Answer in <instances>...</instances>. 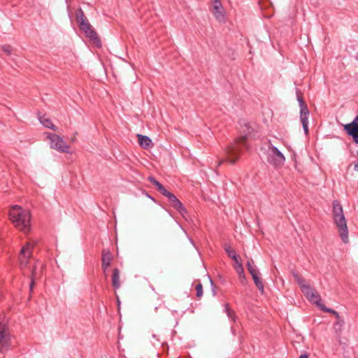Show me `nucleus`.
<instances>
[{
	"label": "nucleus",
	"mask_w": 358,
	"mask_h": 358,
	"mask_svg": "<svg viewBox=\"0 0 358 358\" xmlns=\"http://www.w3.org/2000/svg\"><path fill=\"white\" fill-rule=\"evenodd\" d=\"M240 129V136L236 139V141L231 143L226 148V154L227 155V158L226 159L222 160L219 165H220L223 162L228 161L231 164H234L239 158L241 153V145L246 147L245 141L248 138V136L251 134L252 129L250 125V123L246 120H241L239 122Z\"/></svg>",
	"instance_id": "nucleus-1"
},
{
	"label": "nucleus",
	"mask_w": 358,
	"mask_h": 358,
	"mask_svg": "<svg viewBox=\"0 0 358 358\" xmlns=\"http://www.w3.org/2000/svg\"><path fill=\"white\" fill-rule=\"evenodd\" d=\"M9 218L14 226L27 234L30 231L31 215L29 210L15 205L9 210Z\"/></svg>",
	"instance_id": "nucleus-2"
},
{
	"label": "nucleus",
	"mask_w": 358,
	"mask_h": 358,
	"mask_svg": "<svg viewBox=\"0 0 358 358\" xmlns=\"http://www.w3.org/2000/svg\"><path fill=\"white\" fill-rule=\"evenodd\" d=\"M333 215L334 223L338 229V233L342 241L345 243H348L347 222L343 214V207L336 200L333 201Z\"/></svg>",
	"instance_id": "nucleus-3"
},
{
	"label": "nucleus",
	"mask_w": 358,
	"mask_h": 358,
	"mask_svg": "<svg viewBox=\"0 0 358 358\" xmlns=\"http://www.w3.org/2000/svg\"><path fill=\"white\" fill-rule=\"evenodd\" d=\"M76 20L78 24L80 29L84 32L86 37L94 43L99 42V39L96 31L90 24L87 18L85 15L84 12L81 8L76 10Z\"/></svg>",
	"instance_id": "nucleus-4"
},
{
	"label": "nucleus",
	"mask_w": 358,
	"mask_h": 358,
	"mask_svg": "<svg viewBox=\"0 0 358 358\" xmlns=\"http://www.w3.org/2000/svg\"><path fill=\"white\" fill-rule=\"evenodd\" d=\"M266 155L268 163L274 167H281L285 164V157L271 143V141H268Z\"/></svg>",
	"instance_id": "nucleus-5"
},
{
	"label": "nucleus",
	"mask_w": 358,
	"mask_h": 358,
	"mask_svg": "<svg viewBox=\"0 0 358 358\" xmlns=\"http://www.w3.org/2000/svg\"><path fill=\"white\" fill-rule=\"evenodd\" d=\"M48 138L50 141V148L62 153H69L70 147L66 144L62 137L55 134H48Z\"/></svg>",
	"instance_id": "nucleus-6"
},
{
	"label": "nucleus",
	"mask_w": 358,
	"mask_h": 358,
	"mask_svg": "<svg viewBox=\"0 0 358 358\" xmlns=\"http://www.w3.org/2000/svg\"><path fill=\"white\" fill-rule=\"evenodd\" d=\"M11 345L10 335L6 324L0 322V353L9 350Z\"/></svg>",
	"instance_id": "nucleus-7"
},
{
	"label": "nucleus",
	"mask_w": 358,
	"mask_h": 358,
	"mask_svg": "<svg viewBox=\"0 0 358 358\" xmlns=\"http://www.w3.org/2000/svg\"><path fill=\"white\" fill-rule=\"evenodd\" d=\"M292 275L296 282L299 285L301 292L304 294L307 299H309L315 292V289L306 284V280L301 277L296 272L292 271Z\"/></svg>",
	"instance_id": "nucleus-8"
},
{
	"label": "nucleus",
	"mask_w": 358,
	"mask_h": 358,
	"mask_svg": "<svg viewBox=\"0 0 358 358\" xmlns=\"http://www.w3.org/2000/svg\"><path fill=\"white\" fill-rule=\"evenodd\" d=\"M113 256L108 249L104 248L101 251V267L104 273L111 264Z\"/></svg>",
	"instance_id": "nucleus-9"
},
{
	"label": "nucleus",
	"mask_w": 358,
	"mask_h": 358,
	"mask_svg": "<svg viewBox=\"0 0 358 358\" xmlns=\"http://www.w3.org/2000/svg\"><path fill=\"white\" fill-rule=\"evenodd\" d=\"M210 11L215 17V19L220 22L224 21V9L221 2L213 3Z\"/></svg>",
	"instance_id": "nucleus-10"
},
{
	"label": "nucleus",
	"mask_w": 358,
	"mask_h": 358,
	"mask_svg": "<svg viewBox=\"0 0 358 358\" xmlns=\"http://www.w3.org/2000/svg\"><path fill=\"white\" fill-rule=\"evenodd\" d=\"M31 246L29 243H27L26 245L23 246L20 250V255L19 257L20 263L22 264H24V266L27 265L28 259L31 256Z\"/></svg>",
	"instance_id": "nucleus-11"
},
{
	"label": "nucleus",
	"mask_w": 358,
	"mask_h": 358,
	"mask_svg": "<svg viewBox=\"0 0 358 358\" xmlns=\"http://www.w3.org/2000/svg\"><path fill=\"white\" fill-rule=\"evenodd\" d=\"M171 203L172 207L185 218V215L187 213V210L180 201L176 197Z\"/></svg>",
	"instance_id": "nucleus-12"
},
{
	"label": "nucleus",
	"mask_w": 358,
	"mask_h": 358,
	"mask_svg": "<svg viewBox=\"0 0 358 358\" xmlns=\"http://www.w3.org/2000/svg\"><path fill=\"white\" fill-rule=\"evenodd\" d=\"M112 286L115 289H117L120 287V270L117 268L113 269Z\"/></svg>",
	"instance_id": "nucleus-13"
},
{
	"label": "nucleus",
	"mask_w": 358,
	"mask_h": 358,
	"mask_svg": "<svg viewBox=\"0 0 358 358\" xmlns=\"http://www.w3.org/2000/svg\"><path fill=\"white\" fill-rule=\"evenodd\" d=\"M137 136L138 139V143L142 148L144 149H148L150 147L152 141L148 136L141 134H138Z\"/></svg>",
	"instance_id": "nucleus-14"
},
{
	"label": "nucleus",
	"mask_w": 358,
	"mask_h": 358,
	"mask_svg": "<svg viewBox=\"0 0 358 358\" xmlns=\"http://www.w3.org/2000/svg\"><path fill=\"white\" fill-rule=\"evenodd\" d=\"M345 325V321L343 319L337 320L333 325L334 332L338 336H341Z\"/></svg>",
	"instance_id": "nucleus-15"
},
{
	"label": "nucleus",
	"mask_w": 358,
	"mask_h": 358,
	"mask_svg": "<svg viewBox=\"0 0 358 358\" xmlns=\"http://www.w3.org/2000/svg\"><path fill=\"white\" fill-rule=\"evenodd\" d=\"M40 122L45 127L51 129L52 130L56 131H57V127L52 124L51 120L48 118H46L45 117H39Z\"/></svg>",
	"instance_id": "nucleus-16"
},
{
	"label": "nucleus",
	"mask_w": 358,
	"mask_h": 358,
	"mask_svg": "<svg viewBox=\"0 0 358 358\" xmlns=\"http://www.w3.org/2000/svg\"><path fill=\"white\" fill-rule=\"evenodd\" d=\"M224 250L226 251L229 257H230L233 260H234L236 263H238V261H239L238 260L239 257H238V255H236L235 250L230 245H225Z\"/></svg>",
	"instance_id": "nucleus-17"
},
{
	"label": "nucleus",
	"mask_w": 358,
	"mask_h": 358,
	"mask_svg": "<svg viewBox=\"0 0 358 358\" xmlns=\"http://www.w3.org/2000/svg\"><path fill=\"white\" fill-rule=\"evenodd\" d=\"M224 312L225 313L227 314V317H229V319L233 322L234 323L236 322V313L235 312L231 310L230 308V306H229V303H226L224 305Z\"/></svg>",
	"instance_id": "nucleus-18"
},
{
	"label": "nucleus",
	"mask_w": 358,
	"mask_h": 358,
	"mask_svg": "<svg viewBox=\"0 0 358 358\" xmlns=\"http://www.w3.org/2000/svg\"><path fill=\"white\" fill-rule=\"evenodd\" d=\"M309 110L307 105L300 107L301 122L308 121Z\"/></svg>",
	"instance_id": "nucleus-19"
},
{
	"label": "nucleus",
	"mask_w": 358,
	"mask_h": 358,
	"mask_svg": "<svg viewBox=\"0 0 358 358\" xmlns=\"http://www.w3.org/2000/svg\"><path fill=\"white\" fill-rule=\"evenodd\" d=\"M309 301L317 305L319 308L322 305L320 295L315 291V292L309 299Z\"/></svg>",
	"instance_id": "nucleus-20"
},
{
	"label": "nucleus",
	"mask_w": 358,
	"mask_h": 358,
	"mask_svg": "<svg viewBox=\"0 0 358 358\" xmlns=\"http://www.w3.org/2000/svg\"><path fill=\"white\" fill-rule=\"evenodd\" d=\"M252 279H253L254 283L256 285V287H257V289L262 293H263L264 292V284H263L262 281L261 280V279L259 278V275L254 276L252 278Z\"/></svg>",
	"instance_id": "nucleus-21"
},
{
	"label": "nucleus",
	"mask_w": 358,
	"mask_h": 358,
	"mask_svg": "<svg viewBox=\"0 0 358 358\" xmlns=\"http://www.w3.org/2000/svg\"><path fill=\"white\" fill-rule=\"evenodd\" d=\"M234 268L238 275L245 274L243 266L239 261H238V263H236V266H234Z\"/></svg>",
	"instance_id": "nucleus-22"
},
{
	"label": "nucleus",
	"mask_w": 358,
	"mask_h": 358,
	"mask_svg": "<svg viewBox=\"0 0 358 358\" xmlns=\"http://www.w3.org/2000/svg\"><path fill=\"white\" fill-rule=\"evenodd\" d=\"M196 295L198 298H201L203 296V286L201 283L196 285Z\"/></svg>",
	"instance_id": "nucleus-23"
},
{
	"label": "nucleus",
	"mask_w": 358,
	"mask_h": 358,
	"mask_svg": "<svg viewBox=\"0 0 358 358\" xmlns=\"http://www.w3.org/2000/svg\"><path fill=\"white\" fill-rule=\"evenodd\" d=\"M3 51L6 53L8 55H10L12 52V47L9 45H5L2 47Z\"/></svg>",
	"instance_id": "nucleus-24"
},
{
	"label": "nucleus",
	"mask_w": 358,
	"mask_h": 358,
	"mask_svg": "<svg viewBox=\"0 0 358 358\" xmlns=\"http://www.w3.org/2000/svg\"><path fill=\"white\" fill-rule=\"evenodd\" d=\"M320 309L322 310V311L325 312V313H331V314H334V313H335V311H336V310H333L331 308L326 307L324 304H322L321 306Z\"/></svg>",
	"instance_id": "nucleus-25"
},
{
	"label": "nucleus",
	"mask_w": 358,
	"mask_h": 358,
	"mask_svg": "<svg viewBox=\"0 0 358 358\" xmlns=\"http://www.w3.org/2000/svg\"><path fill=\"white\" fill-rule=\"evenodd\" d=\"M320 309L322 310V311L325 312V313H331V314H334V313H335V311H336V310H333L331 308L326 307L324 304H322L321 306Z\"/></svg>",
	"instance_id": "nucleus-26"
},
{
	"label": "nucleus",
	"mask_w": 358,
	"mask_h": 358,
	"mask_svg": "<svg viewBox=\"0 0 358 358\" xmlns=\"http://www.w3.org/2000/svg\"><path fill=\"white\" fill-rule=\"evenodd\" d=\"M247 268H248V271H250V269L252 270L254 268H256V266L254 264V261L252 259H250V260L248 261V262H247Z\"/></svg>",
	"instance_id": "nucleus-27"
},
{
	"label": "nucleus",
	"mask_w": 358,
	"mask_h": 358,
	"mask_svg": "<svg viewBox=\"0 0 358 358\" xmlns=\"http://www.w3.org/2000/svg\"><path fill=\"white\" fill-rule=\"evenodd\" d=\"M247 268H248V271H250V269L252 270L254 268H256V266L254 264V261L252 259H250V260L248 261V262H247Z\"/></svg>",
	"instance_id": "nucleus-28"
},
{
	"label": "nucleus",
	"mask_w": 358,
	"mask_h": 358,
	"mask_svg": "<svg viewBox=\"0 0 358 358\" xmlns=\"http://www.w3.org/2000/svg\"><path fill=\"white\" fill-rule=\"evenodd\" d=\"M164 196L167 197L171 203L176 198V196L169 191L167 192Z\"/></svg>",
	"instance_id": "nucleus-29"
},
{
	"label": "nucleus",
	"mask_w": 358,
	"mask_h": 358,
	"mask_svg": "<svg viewBox=\"0 0 358 358\" xmlns=\"http://www.w3.org/2000/svg\"><path fill=\"white\" fill-rule=\"evenodd\" d=\"M297 100L299 103V106L301 107V106H306V103L302 97V96L301 94H299V92H297Z\"/></svg>",
	"instance_id": "nucleus-30"
},
{
	"label": "nucleus",
	"mask_w": 358,
	"mask_h": 358,
	"mask_svg": "<svg viewBox=\"0 0 358 358\" xmlns=\"http://www.w3.org/2000/svg\"><path fill=\"white\" fill-rule=\"evenodd\" d=\"M303 131L305 134L307 135L308 134V121L301 122Z\"/></svg>",
	"instance_id": "nucleus-31"
},
{
	"label": "nucleus",
	"mask_w": 358,
	"mask_h": 358,
	"mask_svg": "<svg viewBox=\"0 0 358 358\" xmlns=\"http://www.w3.org/2000/svg\"><path fill=\"white\" fill-rule=\"evenodd\" d=\"M238 279H239L240 282L242 285H245L247 283V279H246V277H245V274L239 275H238Z\"/></svg>",
	"instance_id": "nucleus-32"
},
{
	"label": "nucleus",
	"mask_w": 358,
	"mask_h": 358,
	"mask_svg": "<svg viewBox=\"0 0 358 358\" xmlns=\"http://www.w3.org/2000/svg\"><path fill=\"white\" fill-rule=\"evenodd\" d=\"M249 273H250L252 278H253L254 276H256V275H259V271L257 268H254L252 270L250 269Z\"/></svg>",
	"instance_id": "nucleus-33"
},
{
	"label": "nucleus",
	"mask_w": 358,
	"mask_h": 358,
	"mask_svg": "<svg viewBox=\"0 0 358 358\" xmlns=\"http://www.w3.org/2000/svg\"><path fill=\"white\" fill-rule=\"evenodd\" d=\"M162 195H165L168 190L166 189V188L163 186L162 187H160V189L158 190Z\"/></svg>",
	"instance_id": "nucleus-34"
},
{
	"label": "nucleus",
	"mask_w": 358,
	"mask_h": 358,
	"mask_svg": "<svg viewBox=\"0 0 358 358\" xmlns=\"http://www.w3.org/2000/svg\"><path fill=\"white\" fill-rule=\"evenodd\" d=\"M210 284L212 285V291H213V295L215 296L216 294V291H215V285H214V283H213V281L211 278H210Z\"/></svg>",
	"instance_id": "nucleus-35"
},
{
	"label": "nucleus",
	"mask_w": 358,
	"mask_h": 358,
	"mask_svg": "<svg viewBox=\"0 0 358 358\" xmlns=\"http://www.w3.org/2000/svg\"><path fill=\"white\" fill-rule=\"evenodd\" d=\"M149 181L154 185H156V182H158L155 178L150 176L148 178Z\"/></svg>",
	"instance_id": "nucleus-36"
},
{
	"label": "nucleus",
	"mask_w": 358,
	"mask_h": 358,
	"mask_svg": "<svg viewBox=\"0 0 358 358\" xmlns=\"http://www.w3.org/2000/svg\"><path fill=\"white\" fill-rule=\"evenodd\" d=\"M333 315L335 316L336 320H339V319H342L341 317L340 316L339 313L337 311H335V313H334Z\"/></svg>",
	"instance_id": "nucleus-37"
},
{
	"label": "nucleus",
	"mask_w": 358,
	"mask_h": 358,
	"mask_svg": "<svg viewBox=\"0 0 358 358\" xmlns=\"http://www.w3.org/2000/svg\"><path fill=\"white\" fill-rule=\"evenodd\" d=\"M155 186H156L157 190H159L160 187H163V185L159 181L156 182V185Z\"/></svg>",
	"instance_id": "nucleus-38"
},
{
	"label": "nucleus",
	"mask_w": 358,
	"mask_h": 358,
	"mask_svg": "<svg viewBox=\"0 0 358 358\" xmlns=\"http://www.w3.org/2000/svg\"><path fill=\"white\" fill-rule=\"evenodd\" d=\"M155 186H156L157 190H159L160 187H163V185L159 181L156 182V185Z\"/></svg>",
	"instance_id": "nucleus-39"
},
{
	"label": "nucleus",
	"mask_w": 358,
	"mask_h": 358,
	"mask_svg": "<svg viewBox=\"0 0 358 358\" xmlns=\"http://www.w3.org/2000/svg\"><path fill=\"white\" fill-rule=\"evenodd\" d=\"M299 358H308V356L307 354H303L300 355Z\"/></svg>",
	"instance_id": "nucleus-40"
},
{
	"label": "nucleus",
	"mask_w": 358,
	"mask_h": 358,
	"mask_svg": "<svg viewBox=\"0 0 358 358\" xmlns=\"http://www.w3.org/2000/svg\"><path fill=\"white\" fill-rule=\"evenodd\" d=\"M34 285V280H31V282H30V285H29L30 289H32Z\"/></svg>",
	"instance_id": "nucleus-41"
},
{
	"label": "nucleus",
	"mask_w": 358,
	"mask_h": 358,
	"mask_svg": "<svg viewBox=\"0 0 358 358\" xmlns=\"http://www.w3.org/2000/svg\"><path fill=\"white\" fill-rule=\"evenodd\" d=\"M213 3H215V2H217V3H220V0H213Z\"/></svg>",
	"instance_id": "nucleus-42"
},
{
	"label": "nucleus",
	"mask_w": 358,
	"mask_h": 358,
	"mask_svg": "<svg viewBox=\"0 0 358 358\" xmlns=\"http://www.w3.org/2000/svg\"><path fill=\"white\" fill-rule=\"evenodd\" d=\"M75 141H76V136L72 137V138H71V141H72V142H74Z\"/></svg>",
	"instance_id": "nucleus-43"
},
{
	"label": "nucleus",
	"mask_w": 358,
	"mask_h": 358,
	"mask_svg": "<svg viewBox=\"0 0 358 358\" xmlns=\"http://www.w3.org/2000/svg\"><path fill=\"white\" fill-rule=\"evenodd\" d=\"M113 358H114V357H113Z\"/></svg>",
	"instance_id": "nucleus-44"
}]
</instances>
